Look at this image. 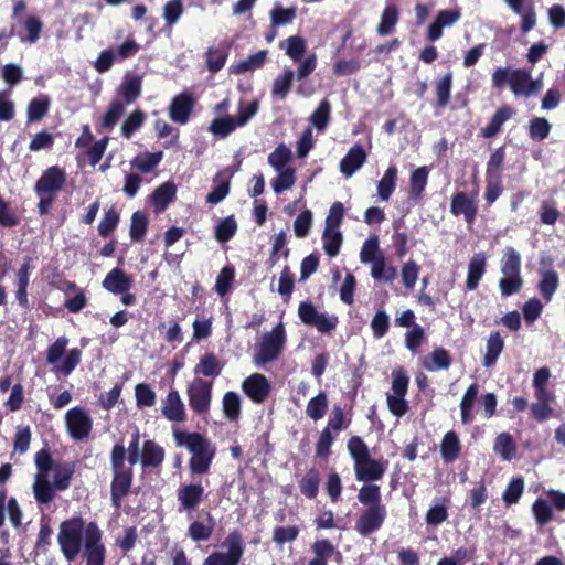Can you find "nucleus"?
Segmentation results:
<instances>
[{
  "mask_svg": "<svg viewBox=\"0 0 565 565\" xmlns=\"http://www.w3.org/2000/svg\"><path fill=\"white\" fill-rule=\"evenodd\" d=\"M66 183V172L64 169L52 166L43 171L35 183V194H47L55 198Z\"/></svg>",
  "mask_w": 565,
  "mask_h": 565,
  "instance_id": "f8f14e48",
  "label": "nucleus"
},
{
  "mask_svg": "<svg viewBox=\"0 0 565 565\" xmlns=\"http://www.w3.org/2000/svg\"><path fill=\"white\" fill-rule=\"evenodd\" d=\"M366 153L360 145H354L340 162V171L347 177L353 175L365 162Z\"/></svg>",
  "mask_w": 565,
  "mask_h": 565,
  "instance_id": "aec40b11",
  "label": "nucleus"
},
{
  "mask_svg": "<svg viewBox=\"0 0 565 565\" xmlns=\"http://www.w3.org/2000/svg\"><path fill=\"white\" fill-rule=\"evenodd\" d=\"M242 399L236 392H226L222 398V411L224 416L231 420H237L241 415Z\"/></svg>",
  "mask_w": 565,
  "mask_h": 565,
  "instance_id": "2f4dec72",
  "label": "nucleus"
},
{
  "mask_svg": "<svg viewBox=\"0 0 565 565\" xmlns=\"http://www.w3.org/2000/svg\"><path fill=\"white\" fill-rule=\"evenodd\" d=\"M237 225L235 220L230 216L224 218L217 226L215 236L218 242H227L231 239L235 232H236Z\"/></svg>",
  "mask_w": 565,
  "mask_h": 565,
  "instance_id": "0e129e2a",
  "label": "nucleus"
},
{
  "mask_svg": "<svg viewBox=\"0 0 565 565\" xmlns=\"http://www.w3.org/2000/svg\"><path fill=\"white\" fill-rule=\"evenodd\" d=\"M300 320L308 326L315 327L321 333H328L338 326V317L320 312L310 302H301L298 308Z\"/></svg>",
  "mask_w": 565,
  "mask_h": 565,
  "instance_id": "9d476101",
  "label": "nucleus"
},
{
  "mask_svg": "<svg viewBox=\"0 0 565 565\" xmlns=\"http://www.w3.org/2000/svg\"><path fill=\"white\" fill-rule=\"evenodd\" d=\"M146 119L143 111L137 109L132 111L121 125V135L129 139L142 126Z\"/></svg>",
  "mask_w": 565,
  "mask_h": 565,
  "instance_id": "603ef678",
  "label": "nucleus"
},
{
  "mask_svg": "<svg viewBox=\"0 0 565 565\" xmlns=\"http://www.w3.org/2000/svg\"><path fill=\"white\" fill-rule=\"evenodd\" d=\"M50 107V98L45 95L32 99L28 106V120L39 121L42 119Z\"/></svg>",
  "mask_w": 565,
  "mask_h": 565,
  "instance_id": "a18cd8bd",
  "label": "nucleus"
},
{
  "mask_svg": "<svg viewBox=\"0 0 565 565\" xmlns=\"http://www.w3.org/2000/svg\"><path fill=\"white\" fill-rule=\"evenodd\" d=\"M177 188L173 182H164L151 195L156 213L163 212L175 198Z\"/></svg>",
  "mask_w": 565,
  "mask_h": 565,
  "instance_id": "5701e85b",
  "label": "nucleus"
},
{
  "mask_svg": "<svg viewBox=\"0 0 565 565\" xmlns=\"http://www.w3.org/2000/svg\"><path fill=\"white\" fill-rule=\"evenodd\" d=\"M460 450V443L458 436L454 431H448L441 441L440 454L445 461H454Z\"/></svg>",
  "mask_w": 565,
  "mask_h": 565,
  "instance_id": "4c0bfd02",
  "label": "nucleus"
},
{
  "mask_svg": "<svg viewBox=\"0 0 565 565\" xmlns=\"http://www.w3.org/2000/svg\"><path fill=\"white\" fill-rule=\"evenodd\" d=\"M68 340L65 337H60L53 344H51L47 349L46 362L53 367L61 361L63 358Z\"/></svg>",
  "mask_w": 565,
  "mask_h": 565,
  "instance_id": "13d9d810",
  "label": "nucleus"
},
{
  "mask_svg": "<svg viewBox=\"0 0 565 565\" xmlns=\"http://www.w3.org/2000/svg\"><path fill=\"white\" fill-rule=\"evenodd\" d=\"M370 264H371V276L375 280H382V281H385V282H391L397 276L396 268L393 267V266H387L386 265L384 255L381 256V257H377L376 259H374Z\"/></svg>",
  "mask_w": 565,
  "mask_h": 565,
  "instance_id": "473e14b6",
  "label": "nucleus"
},
{
  "mask_svg": "<svg viewBox=\"0 0 565 565\" xmlns=\"http://www.w3.org/2000/svg\"><path fill=\"white\" fill-rule=\"evenodd\" d=\"M494 451L504 460H510L515 452V446L510 435L500 434L494 443Z\"/></svg>",
  "mask_w": 565,
  "mask_h": 565,
  "instance_id": "6e6d98bb",
  "label": "nucleus"
},
{
  "mask_svg": "<svg viewBox=\"0 0 565 565\" xmlns=\"http://www.w3.org/2000/svg\"><path fill=\"white\" fill-rule=\"evenodd\" d=\"M115 61H117V57L113 49L103 50L94 62V68L99 74L106 73L111 68Z\"/></svg>",
  "mask_w": 565,
  "mask_h": 565,
  "instance_id": "69168bd1",
  "label": "nucleus"
},
{
  "mask_svg": "<svg viewBox=\"0 0 565 565\" xmlns=\"http://www.w3.org/2000/svg\"><path fill=\"white\" fill-rule=\"evenodd\" d=\"M173 436L177 446L184 447L191 452V470L195 473L206 472L215 452L212 445L198 433L174 431Z\"/></svg>",
  "mask_w": 565,
  "mask_h": 565,
  "instance_id": "7ed1b4c3",
  "label": "nucleus"
},
{
  "mask_svg": "<svg viewBox=\"0 0 565 565\" xmlns=\"http://www.w3.org/2000/svg\"><path fill=\"white\" fill-rule=\"evenodd\" d=\"M67 431L75 440L86 439L93 427V419L89 414L79 407L67 411L65 415Z\"/></svg>",
  "mask_w": 565,
  "mask_h": 565,
  "instance_id": "9b49d317",
  "label": "nucleus"
},
{
  "mask_svg": "<svg viewBox=\"0 0 565 565\" xmlns=\"http://www.w3.org/2000/svg\"><path fill=\"white\" fill-rule=\"evenodd\" d=\"M161 414L170 422H185V406L178 391H170L168 395L162 399Z\"/></svg>",
  "mask_w": 565,
  "mask_h": 565,
  "instance_id": "2eb2a0df",
  "label": "nucleus"
},
{
  "mask_svg": "<svg viewBox=\"0 0 565 565\" xmlns=\"http://www.w3.org/2000/svg\"><path fill=\"white\" fill-rule=\"evenodd\" d=\"M103 532L95 522L85 523L82 518H72L61 523L57 534L60 550L68 562H73L83 548L85 565H105L106 547Z\"/></svg>",
  "mask_w": 565,
  "mask_h": 565,
  "instance_id": "f257e3e1",
  "label": "nucleus"
},
{
  "mask_svg": "<svg viewBox=\"0 0 565 565\" xmlns=\"http://www.w3.org/2000/svg\"><path fill=\"white\" fill-rule=\"evenodd\" d=\"M223 370V364L220 359L211 352L204 353L199 363L194 366L193 372L195 375L205 377H217Z\"/></svg>",
  "mask_w": 565,
  "mask_h": 565,
  "instance_id": "412c9836",
  "label": "nucleus"
},
{
  "mask_svg": "<svg viewBox=\"0 0 565 565\" xmlns=\"http://www.w3.org/2000/svg\"><path fill=\"white\" fill-rule=\"evenodd\" d=\"M131 286V278L119 268L110 270L103 281V287L115 295L127 292Z\"/></svg>",
  "mask_w": 565,
  "mask_h": 565,
  "instance_id": "6ab92c4d",
  "label": "nucleus"
},
{
  "mask_svg": "<svg viewBox=\"0 0 565 565\" xmlns=\"http://www.w3.org/2000/svg\"><path fill=\"white\" fill-rule=\"evenodd\" d=\"M54 145V137L47 131H41L34 135L29 149L33 152L50 149Z\"/></svg>",
  "mask_w": 565,
  "mask_h": 565,
  "instance_id": "774afa93",
  "label": "nucleus"
},
{
  "mask_svg": "<svg viewBox=\"0 0 565 565\" xmlns=\"http://www.w3.org/2000/svg\"><path fill=\"white\" fill-rule=\"evenodd\" d=\"M126 105L127 104L124 103L121 99L113 100L109 104L105 116L103 117L102 127L108 130L113 129L125 114Z\"/></svg>",
  "mask_w": 565,
  "mask_h": 565,
  "instance_id": "e433bc0d",
  "label": "nucleus"
},
{
  "mask_svg": "<svg viewBox=\"0 0 565 565\" xmlns=\"http://www.w3.org/2000/svg\"><path fill=\"white\" fill-rule=\"evenodd\" d=\"M486 270V256L482 253L473 255L468 265L467 288L475 290Z\"/></svg>",
  "mask_w": 565,
  "mask_h": 565,
  "instance_id": "b1692460",
  "label": "nucleus"
},
{
  "mask_svg": "<svg viewBox=\"0 0 565 565\" xmlns=\"http://www.w3.org/2000/svg\"><path fill=\"white\" fill-rule=\"evenodd\" d=\"M381 256H383V253L380 250L379 238L377 236H371L361 248L360 260L363 264H370Z\"/></svg>",
  "mask_w": 565,
  "mask_h": 565,
  "instance_id": "864d4df0",
  "label": "nucleus"
},
{
  "mask_svg": "<svg viewBox=\"0 0 565 565\" xmlns=\"http://www.w3.org/2000/svg\"><path fill=\"white\" fill-rule=\"evenodd\" d=\"M398 21V10L395 6H388L384 9L381 22L377 25V33L382 36L390 34Z\"/></svg>",
  "mask_w": 565,
  "mask_h": 565,
  "instance_id": "c03bdc74",
  "label": "nucleus"
},
{
  "mask_svg": "<svg viewBox=\"0 0 565 565\" xmlns=\"http://www.w3.org/2000/svg\"><path fill=\"white\" fill-rule=\"evenodd\" d=\"M551 124L544 117H534L529 122V135L533 140H544L551 131Z\"/></svg>",
  "mask_w": 565,
  "mask_h": 565,
  "instance_id": "3c124183",
  "label": "nucleus"
},
{
  "mask_svg": "<svg viewBox=\"0 0 565 565\" xmlns=\"http://www.w3.org/2000/svg\"><path fill=\"white\" fill-rule=\"evenodd\" d=\"M461 13L459 10H441L437 13L435 21L428 26L427 38L435 42L443 35V28L451 26L459 21Z\"/></svg>",
  "mask_w": 565,
  "mask_h": 565,
  "instance_id": "f3484780",
  "label": "nucleus"
},
{
  "mask_svg": "<svg viewBox=\"0 0 565 565\" xmlns=\"http://www.w3.org/2000/svg\"><path fill=\"white\" fill-rule=\"evenodd\" d=\"M139 441V431L135 429L128 446V461L130 466L140 462L143 469L159 467L164 460V449L150 439L146 440L141 447Z\"/></svg>",
  "mask_w": 565,
  "mask_h": 565,
  "instance_id": "39448f33",
  "label": "nucleus"
},
{
  "mask_svg": "<svg viewBox=\"0 0 565 565\" xmlns=\"http://www.w3.org/2000/svg\"><path fill=\"white\" fill-rule=\"evenodd\" d=\"M148 226L147 216L141 212H135L131 216L130 236L134 241H141Z\"/></svg>",
  "mask_w": 565,
  "mask_h": 565,
  "instance_id": "4d7b16f0",
  "label": "nucleus"
},
{
  "mask_svg": "<svg viewBox=\"0 0 565 565\" xmlns=\"http://www.w3.org/2000/svg\"><path fill=\"white\" fill-rule=\"evenodd\" d=\"M429 169L427 167L416 168L409 178V198L420 199L427 185Z\"/></svg>",
  "mask_w": 565,
  "mask_h": 565,
  "instance_id": "cd10ccee",
  "label": "nucleus"
},
{
  "mask_svg": "<svg viewBox=\"0 0 565 565\" xmlns=\"http://www.w3.org/2000/svg\"><path fill=\"white\" fill-rule=\"evenodd\" d=\"M451 83L452 75L451 73H447L436 84L438 105L441 107H445L449 102Z\"/></svg>",
  "mask_w": 565,
  "mask_h": 565,
  "instance_id": "052dcab7",
  "label": "nucleus"
},
{
  "mask_svg": "<svg viewBox=\"0 0 565 565\" xmlns=\"http://www.w3.org/2000/svg\"><path fill=\"white\" fill-rule=\"evenodd\" d=\"M312 225V213L309 210L301 212L294 222V231L297 237L303 238L308 235Z\"/></svg>",
  "mask_w": 565,
  "mask_h": 565,
  "instance_id": "e2e57ef3",
  "label": "nucleus"
},
{
  "mask_svg": "<svg viewBox=\"0 0 565 565\" xmlns=\"http://www.w3.org/2000/svg\"><path fill=\"white\" fill-rule=\"evenodd\" d=\"M373 498L360 497L361 502L367 505V509L359 518L355 529L363 536L377 531L386 516L385 507L380 504L377 500H373Z\"/></svg>",
  "mask_w": 565,
  "mask_h": 565,
  "instance_id": "6e6552de",
  "label": "nucleus"
},
{
  "mask_svg": "<svg viewBox=\"0 0 565 565\" xmlns=\"http://www.w3.org/2000/svg\"><path fill=\"white\" fill-rule=\"evenodd\" d=\"M239 127L236 118L232 116L215 118L210 125V131L221 138L227 137L231 132Z\"/></svg>",
  "mask_w": 565,
  "mask_h": 565,
  "instance_id": "37998d69",
  "label": "nucleus"
},
{
  "mask_svg": "<svg viewBox=\"0 0 565 565\" xmlns=\"http://www.w3.org/2000/svg\"><path fill=\"white\" fill-rule=\"evenodd\" d=\"M234 277L235 273L232 267H224L220 271L215 284V290L220 296H225L228 292L234 281Z\"/></svg>",
  "mask_w": 565,
  "mask_h": 565,
  "instance_id": "680f3d73",
  "label": "nucleus"
},
{
  "mask_svg": "<svg viewBox=\"0 0 565 565\" xmlns=\"http://www.w3.org/2000/svg\"><path fill=\"white\" fill-rule=\"evenodd\" d=\"M322 241L323 249L330 257H334L339 254L343 241L339 230L324 228Z\"/></svg>",
  "mask_w": 565,
  "mask_h": 565,
  "instance_id": "79ce46f5",
  "label": "nucleus"
},
{
  "mask_svg": "<svg viewBox=\"0 0 565 565\" xmlns=\"http://www.w3.org/2000/svg\"><path fill=\"white\" fill-rule=\"evenodd\" d=\"M36 477L34 494H47L51 490L64 491L68 488L74 465L72 462H54L47 451L35 455Z\"/></svg>",
  "mask_w": 565,
  "mask_h": 565,
  "instance_id": "f03ea898",
  "label": "nucleus"
},
{
  "mask_svg": "<svg viewBox=\"0 0 565 565\" xmlns=\"http://www.w3.org/2000/svg\"><path fill=\"white\" fill-rule=\"evenodd\" d=\"M82 360V351L79 349H71L65 356L53 367L56 374L68 376Z\"/></svg>",
  "mask_w": 565,
  "mask_h": 565,
  "instance_id": "72a5a7b5",
  "label": "nucleus"
},
{
  "mask_svg": "<svg viewBox=\"0 0 565 565\" xmlns=\"http://www.w3.org/2000/svg\"><path fill=\"white\" fill-rule=\"evenodd\" d=\"M162 157V152L141 153L131 161V166L142 173H149L160 163Z\"/></svg>",
  "mask_w": 565,
  "mask_h": 565,
  "instance_id": "58836bf2",
  "label": "nucleus"
},
{
  "mask_svg": "<svg viewBox=\"0 0 565 565\" xmlns=\"http://www.w3.org/2000/svg\"><path fill=\"white\" fill-rule=\"evenodd\" d=\"M296 18V9H285L279 4H275L270 11V22L274 28L290 24Z\"/></svg>",
  "mask_w": 565,
  "mask_h": 565,
  "instance_id": "8fccbe9b",
  "label": "nucleus"
},
{
  "mask_svg": "<svg viewBox=\"0 0 565 565\" xmlns=\"http://www.w3.org/2000/svg\"><path fill=\"white\" fill-rule=\"evenodd\" d=\"M294 77L295 73L291 70H286L282 75L277 76L273 83V95L285 99L291 88Z\"/></svg>",
  "mask_w": 565,
  "mask_h": 565,
  "instance_id": "49530a36",
  "label": "nucleus"
},
{
  "mask_svg": "<svg viewBox=\"0 0 565 565\" xmlns=\"http://www.w3.org/2000/svg\"><path fill=\"white\" fill-rule=\"evenodd\" d=\"M212 382L200 376L189 383L186 394L190 407L194 413L204 415L209 412L212 402Z\"/></svg>",
  "mask_w": 565,
  "mask_h": 565,
  "instance_id": "1a4fd4ad",
  "label": "nucleus"
},
{
  "mask_svg": "<svg viewBox=\"0 0 565 565\" xmlns=\"http://www.w3.org/2000/svg\"><path fill=\"white\" fill-rule=\"evenodd\" d=\"M513 109L509 106H502L497 109L491 121L482 129V136L486 138L494 137L501 129L502 125L512 117Z\"/></svg>",
  "mask_w": 565,
  "mask_h": 565,
  "instance_id": "a878e982",
  "label": "nucleus"
},
{
  "mask_svg": "<svg viewBox=\"0 0 565 565\" xmlns=\"http://www.w3.org/2000/svg\"><path fill=\"white\" fill-rule=\"evenodd\" d=\"M479 387L476 383L471 384L465 392L460 403V415L463 424H469L473 419L472 408L476 402Z\"/></svg>",
  "mask_w": 565,
  "mask_h": 565,
  "instance_id": "f704fd0d",
  "label": "nucleus"
},
{
  "mask_svg": "<svg viewBox=\"0 0 565 565\" xmlns=\"http://www.w3.org/2000/svg\"><path fill=\"white\" fill-rule=\"evenodd\" d=\"M510 88L516 96L530 97L542 90L543 83L540 78L532 79L525 70H513Z\"/></svg>",
  "mask_w": 565,
  "mask_h": 565,
  "instance_id": "ddd939ff",
  "label": "nucleus"
},
{
  "mask_svg": "<svg viewBox=\"0 0 565 565\" xmlns=\"http://www.w3.org/2000/svg\"><path fill=\"white\" fill-rule=\"evenodd\" d=\"M193 108V98L191 95L181 94L173 98L170 106V118L179 124H185Z\"/></svg>",
  "mask_w": 565,
  "mask_h": 565,
  "instance_id": "4be33fe9",
  "label": "nucleus"
},
{
  "mask_svg": "<svg viewBox=\"0 0 565 565\" xmlns=\"http://www.w3.org/2000/svg\"><path fill=\"white\" fill-rule=\"evenodd\" d=\"M355 472L361 480H376L382 477L384 469L380 462L366 458L355 465Z\"/></svg>",
  "mask_w": 565,
  "mask_h": 565,
  "instance_id": "c756f323",
  "label": "nucleus"
},
{
  "mask_svg": "<svg viewBox=\"0 0 565 565\" xmlns=\"http://www.w3.org/2000/svg\"><path fill=\"white\" fill-rule=\"evenodd\" d=\"M327 407V396L324 393H320L319 395L309 401L306 408V413L311 419L318 420L324 416Z\"/></svg>",
  "mask_w": 565,
  "mask_h": 565,
  "instance_id": "5fc2aeb1",
  "label": "nucleus"
},
{
  "mask_svg": "<svg viewBox=\"0 0 565 565\" xmlns=\"http://www.w3.org/2000/svg\"><path fill=\"white\" fill-rule=\"evenodd\" d=\"M267 51H259L246 60L239 61L236 64L231 66V72L234 74H243L256 68H259L266 61Z\"/></svg>",
  "mask_w": 565,
  "mask_h": 565,
  "instance_id": "c9c22d12",
  "label": "nucleus"
},
{
  "mask_svg": "<svg viewBox=\"0 0 565 565\" xmlns=\"http://www.w3.org/2000/svg\"><path fill=\"white\" fill-rule=\"evenodd\" d=\"M276 177L271 180L270 185L276 194L290 190L296 183V169L294 167L277 170Z\"/></svg>",
  "mask_w": 565,
  "mask_h": 565,
  "instance_id": "c85d7f7f",
  "label": "nucleus"
},
{
  "mask_svg": "<svg viewBox=\"0 0 565 565\" xmlns=\"http://www.w3.org/2000/svg\"><path fill=\"white\" fill-rule=\"evenodd\" d=\"M450 211L456 216L462 214L468 223H472L477 214L476 195L458 192L452 198Z\"/></svg>",
  "mask_w": 565,
  "mask_h": 565,
  "instance_id": "dca6fc26",
  "label": "nucleus"
},
{
  "mask_svg": "<svg viewBox=\"0 0 565 565\" xmlns=\"http://www.w3.org/2000/svg\"><path fill=\"white\" fill-rule=\"evenodd\" d=\"M504 349V339L499 331H492L486 340V352L482 358V365L491 369L495 365Z\"/></svg>",
  "mask_w": 565,
  "mask_h": 565,
  "instance_id": "a211bd4d",
  "label": "nucleus"
},
{
  "mask_svg": "<svg viewBox=\"0 0 565 565\" xmlns=\"http://www.w3.org/2000/svg\"><path fill=\"white\" fill-rule=\"evenodd\" d=\"M135 394L139 407H150L156 403V393L148 384H138Z\"/></svg>",
  "mask_w": 565,
  "mask_h": 565,
  "instance_id": "bf43d9fd",
  "label": "nucleus"
},
{
  "mask_svg": "<svg viewBox=\"0 0 565 565\" xmlns=\"http://www.w3.org/2000/svg\"><path fill=\"white\" fill-rule=\"evenodd\" d=\"M242 390L254 403L259 404L268 396L270 384L265 375L254 373L243 381Z\"/></svg>",
  "mask_w": 565,
  "mask_h": 565,
  "instance_id": "4468645a",
  "label": "nucleus"
},
{
  "mask_svg": "<svg viewBox=\"0 0 565 565\" xmlns=\"http://www.w3.org/2000/svg\"><path fill=\"white\" fill-rule=\"evenodd\" d=\"M450 365L449 353L445 349H435L423 361V366L430 372L447 370Z\"/></svg>",
  "mask_w": 565,
  "mask_h": 565,
  "instance_id": "7c9ffc66",
  "label": "nucleus"
},
{
  "mask_svg": "<svg viewBox=\"0 0 565 565\" xmlns=\"http://www.w3.org/2000/svg\"><path fill=\"white\" fill-rule=\"evenodd\" d=\"M291 151L285 145H279L269 156L268 163L274 171L291 168Z\"/></svg>",
  "mask_w": 565,
  "mask_h": 565,
  "instance_id": "ea45409f",
  "label": "nucleus"
},
{
  "mask_svg": "<svg viewBox=\"0 0 565 565\" xmlns=\"http://www.w3.org/2000/svg\"><path fill=\"white\" fill-rule=\"evenodd\" d=\"M331 106L328 100H322L310 117L311 125L319 131H323L330 121Z\"/></svg>",
  "mask_w": 565,
  "mask_h": 565,
  "instance_id": "de8ad7c7",
  "label": "nucleus"
},
{
  "mask_svg": "<svg viewBox=\"0 0 565 565\" xmlns=\"http://www.w3.org/2000/svg\"><path fill=\"white\" fill-rule=\"evenodd\" d=\"M285 340L286 335L282 323L276 326L270 332L265 333L254 356L255 364L263 365L276 360L282 351Z\"/></svg>",
  "mask_w": 565,
  "mask_h": 565,
  "instance_id": "423d86ee",
  "label": "nucleus"
},
{
  "mask_svg": "<svg viewBox=\"0 0 565 565\" xmlns=\"http://www.w3.org/2000/svg\"><path fill=\"white\" fill-rule=\"evenodd\" d=\"M502 278L499 280V289L502 296H511L521 290L523 279L521 276V255L513 247H505L500 262Z\"/></svg>",
  "mask_w": 565,
  "mask_h": 565,
  "instance_id": "20e7f679",
  "label": "nucleus"
},
{
  "mask_svg": "<svg viewBox=\"0 0 565 565\" xmlns=\"http://www.w3.org/2000/svg\"><path fill=\"white\" fill-rule=\"evenodd\" d=\"M142 79L139 75L127 76L120 85L119 93L122 102L132 104L141 94Z\"/></svg>",
  "mask_w": 565,
  "mask_h": 565,
  "instance_id": "bb28decb",
  "label": "nucleus"
},
{
  "mask_svg": "<svg viewBox=\"0 0 565 565\" xmlns=\"http://www.w3.org/2000/svg\"><path fill=\"white\" fill-rule=\"evenodd\" d=\"M419 274V266L414 260H408L402 268L403 285L407 289H413Z\"/></svg>",
  "mask_w": 565,
  "mask_h": 565,
  "instance_id": "338daca9",
  "label": "nucleus"
},
{
  "mask_svg": "<svg viewBox=\"0 0 565 565\" xmlns=\"http://www.w3.org/2000/svg\"><path fill=\"white\" fill-rule=\"evenodd\" d=\"M397 168L395 166L388 167L381 180L377 183V195L382 201H388L396 188Z\"/></svg>",
  "mask_w": 565,
  "mask_h": 565,
  "instance_id": "393cba45",
  "label": "nucleus"
},
{
  "mask_svg": "<svg viewBox=\"0 0 565 565\" xmlns=\"http://www.w3.org/2000/svg\"><path fill=\"white\" fill-rule=\"evenodd\" d=\"M113 492L111 494H126L131 483V468L113 470Z\"/></svg>",
  "mask_w": 565,
  "mask_h": 565,
  "instance_id": "09e8293b",
  "label": "nucleus"
},
{
  "mask_svg": "<svg viewBox=\"0 0 565 565\" xmlns=\"http://www.w3.org/2000/svg\"><path fill=\"white\" fill-rule=\"evenodd\" d=\"M221 547L224 551L211 554L202 565H238L244 554V542L236 531L225 537Z\"/></svg>",
  "mask_w": 565,
  "mask_h": 565,
  "instance_id": "0eeeda50",
  "label": "nucleus"
},
{
  "mask_svg": "<svg viewBox=\"0 0 565 565\" xmlns=\"http://www.w3.org/2000/svg\"><path fill=\"white\" fill-rule=\"evenodd\" d=\"M558 287V275L554 270H542L539 289L546 301H550Z\"/></svg>",
  "mask_w": 565,
  "mask_h": 565,
  "instance_id": "a19ab883",
  "label": "nucleus"
}]
</instances>
